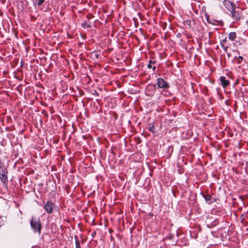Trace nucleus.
Segmentation results:
<instances>
[{
	"instance_id": "f257e3e1",
	"label": "nucleus",
	"mask_w": 248,
	"mask_h": 248,
	"mask_svg": "<svg viewBox=\"0 0 248 248\" xmlns=\"http://www.w3.org/2000/svg\"><path fill=\"white\" fill-rule=\"evenodd\" d=\"M223 4L226 8L230 12L232 16H239L241 14L243 9L236 7L235 4L228 0H224Z\"/></svg>"
},
{
	"instance_id": "f03ea898",
	"label": "nucleus",
	"mask_w": 248,
	"mask_h": 248,
	"mask_svg": "<svg viewBox=\"0 0 248 248\" xmlns=\"http://www.w3.org/2000/svg\"><path fill=\"white\" fill-rule=\"evenodd\" d=\"M30 226L34 233L40 235L42 229V224L39 217H32L31 219Z\"/></svg>"
},
{
	"instance_id": "7ed1b4c3",
	"label": "nucleus",
	"mask_w": 248,
	"mask_h": 248,
	"mask_svg": "<svg viewBox=\"0 0 248 248\" xmlns=\"http://www.w3.org/2000/svg\"><path fill=\"white\" fill-rule=\"evenodd\" d=\"M8 172L4 167H0V179L4 186L8 183Z\"/></svg>"
},
{
	"instance_id": "20e7f679",
	"label": "nucleus",
	"mask_w": 248,
	"mask_h": 248,
	"mask_svg": "<svg viewBox=\"0 0 248 248\" xmlns=\"http://www.w3.org/2000/svg\"><path fill=\"white\" fill-rule=\"evenodd\" d=\"M156 85L157 86L158 88H163L164 89H168L170 87L169 84L167 82L165 81L162 78H157L156 84L153 85L154 89L156 88Z\"/></svg>"
},
{
	"instance_id": "39448f33",
	"label": "nucleus",
	"mask_w": 248,
	"mask_h": 248,
	"mask_svg": "<svg viewBox=\"0 0 248 248\" xmlns=\"http://www.w3.org/2000/svg\"><path fill=\"white\" fill-rule=\"evenodd\" d=\"M207 22L212 25H220L222 26L223 23L222 20L215 19L213 16H205Z\"/></svg>"
},
{
	"instance_id": "423d86ee",
	"label": "nucleus",
	"mask_w": 248,
	"mask_h": 248,
	"mask_svg": "<svg viewBox=\"0 0 248 248\" xmlns=\"http://www.w3.org/2000/svg\"><path fill=\"white\" fill-rule=\"evenodd\" d=\"M54 204L51 201H47L45 203L44 209L47 214H51L53 211Z\"/></svg>"
},
{
	"instance_id": "0eeeda50",
	"label": "nucleus",
	"mask_w": 248,
	"mask_h": 248,
	"mask_svg": "<svg viewBox=\"0 0 248 248\" xmlns=\"http://www.w3.org/2000/svg\"><path fill=\"white\" fill-rule=\"evenodd\" d=\"M107 19H103L102 18L101 16H99V19H94L93 20V26L94 27H97L99 24H103L104 22L106 23L107 21Z\"/></svg>"
},
{
	"instance_id": "6e6552de",
	"label": "nucleus",
	"mask_w": 248,
	"mask_h": 248,
	"mask_svg": "<svg viewBox=\"0 0 248 248\" xmlns=\"http://www.w3.org/2000/svg\"><path fill=\"white\" fill-rule=\"evenodd\" d=\"M88 17V20L85 21L82 24V27L84 28H85L86 27L90 28L92 26V24L93 22V21L92 20V17H93L94 16H87Z\"/></svg>"
},
{
	"instance_id": "1a4fd4ad",
	"label": "nucleus",
	"mask_w": 248,
	"mask_h": 248,
	"mask_svg": "<svg viewBox=\"0 0 248 248\" xmlns=\"http://www.w3.org/2000/svg\"><path fill=\"white\" fill-rule=\"evenodd\" d=\"M219 79L221 85L224 88H226L229 85L230 83V81L228 79H226L225 77L221 76L220 77Z\"/></svg>"
},
{
	"instance_id": "9d476101",
	"label": "nucleus",
	"mask_w": 248,
	"mask_h": 248,
	"mask_svg": "<svg viewBox=\"0 0 248 248\" xmlns=\"http://www.w3.org/2000/svg\"><path fill=\"white\" fill-rule=\"evenodd\" d=\"M202 196L204 198L206 202L209 204L212 203L213 202L215 201V199H213L210 194H202Z\"/></svg>"
},
{
	"instance_id": "9b49d317",
	"label": "nucleus",
	"mask_w": 248,
	"mask_h": 248,
	"mask_svg": "<svg viewBox=\"0 0 248 248\" xmlns=\"http://www.w3.org/2000/svg\"><path fill=\"white\" fill-rule=\"evenodd\" d=\"M236 37V34L235 32H231L229 34V39L232 41L234 40Z\"/></svg>"
},
{
	"instance_id": "f8f14e48",
	"label": "nucleus",
	"mask_w": 248,
	"mask_h": 248,
	"mask_svg": "<svg viewBox=\"0 0 248 248\" xmlns=\"http://www.w3.org/2000/svg\"><path fill=\"white\" fill-rule=\"evenodd\" d=\"M155 61L153 62L150 60L149 62V63L147 65V67L148 69L152 68L153 71H155L156 67L155 66H152V64H155Z\"/></svg>"
},
{
	"instance_id": "ddd939ff",
	"label": "nucleus",
	"mask_w": 248,
	"mask_h": 248,
	"mask_svg": "<svg viewBox=\"0 0 248 248\" xmlns=\"http://www.w3.org/2000/svg\"><path fill=\"white\" fill-rule=\"evenodd\" d=\"M76 248H81L79 240L77 236H75Z\"/></svg>"
},
{
	"instance_id": "4468645a",
	"label": "nucleus",
	"mask_w": 248,
	"mask_h": 248,
	"mask_svg": "<svg viewBox=\"0 0 248 248\" xmlns=\"http://www.w3.org/2000/svg\"><path fill=\"white\" fill-rule=\"evenodd\" d=\"M201 15H202V16H208L207 13H206V7H204V6L202 7V11L201 12Z\"/></svg>"
},
{
	"instance_id": "2eb2a0df",
	"label": "nucleus",
	"mask_w": 248,
	"mask_h": 248,
	"mask_svg": "<svg viewBox=\"0 0 248 248\" xmlns=\"http://www.w3.org/2000/svg\"><path fill=\"white\" fill-rule=\"evenodd\" d=\"M192 21L189 19H187L184 22V24L185 25H187L189 27H191V26Z\"/></svg>"
},
{
	"instance_id": "dca6fc26",
	"label": "nucleus",
	"mask_w": 248,
	"mask_h": 248,
	"mask_svg": "<svg viewBox=\"0 0 248 248\" xmlns=\"http://www.w3.org/2000/svg\"><path fill=\"white\" fill-rule=\"evenodd\" d=\"M155 126H154L153 124H152L151 126H150L148 128V130L153 133H155Z\"/></svg>"
},
{
	"instance_id": "f3484780",
	"label": "nucleus",
	"mask_w": 248,
	"mask_h": 248,
	"mask_svg": "<svg viewBox=\"0 0 248 248\" xmlns=\"http://www.w3.org/2000/svg\"><path fill=\"white\" fill-rule=\"evenodd\" d=\"M45 1V0H35V3L38 6L41 5Z\"/></svg>"
},
{
	"instance_id": "a211bd4d",
	"label": "nucleus",
	"mask_w": 248,
	"mask_h": 248,
	"mask_svg": "<svg viewBox=\"0 0 248 248\" xmlns=\"http://www.w3.org/2000/svg\"><path fill=\"white\" fill-rule=\"evenodd\" d=\"M243 60V57L242 56H239L237 58V63L238 64H240L241 63L242 61Z\"/></svg>"
},
{
	"instance_id": "6ab92c4d",
	"label": "nucleus",
	"mask_w": 248,
	"mask_h": 248,
	"mask_svg": "<svg viewBox=\"0 0 248 248\" xmlns=\"http://www.w3.org/2000/svg\"><path fill=\"white\" fill-rule=\"evenodd\" d=\"M221 46H223L224 47L225 51L227 52V46H224V45L222 43H221Z\"/></svg>"
},
{
	"instance_id": "aec40b11",
	"label": "nucleus",
	"mask_w": 248,
	"mask_h": 248,
	"mask_svg": "<svg viewBox=\"0 0 248 248\" xmlns=\"http://www.w3.org/2000/svg\"><path fill=\"white\" fill-rule=\"evenodd\" d=\"M235 17H236V19L237 20H239V19H240V16H235Z\"/></svg>"
},
{
	"instance_id": "412c9836",
	"label": "nucleus",
	"mask_w": 248,
	"mask_h": 248,
	"mask_svg": "<svg viewBox=\"0 0 248 248\" xmlns=\"http://www.w3.org/2000/svg\"><path fill=\"white\" fill-rule=\"evenodd\" d=\"M35 16H31V20L35 19Z\"/></svg>"
},
{
	"instance_id": "4be33fe9",
	"label": "nucleus",
	"mask_w": 248,
	"mask_h": 248,
	"mask_svg": "<svg viewBox=\"0 0 248 248\" xmlns=\"http://www.w3.org/2000/svg\"><path fill=\"white\" fill-rule=\"evenodd\" d=\"M95 233H95V232H93L92 233V235H93V236L94 234H95Z\"/></svg>"
},
{
	"instance_id": "5701e85b",
	"label": "nucleus",
	"mask_w": 248,
	"mask_h": 248,
	"mask_svg": "<svg viewBox=\"0 0 248 248\" xmlns=\"http://www.w3.org/2000/svg\"><path fill=\"white\" fill-rule=\"evenodd\" d=\"M139 18H140L141 20H142V18L143 16H139Z\"/></svg>"
},
{
	"instance_id": "b1692460",
	"label": "nucleus",
	"mask_w": 248,
	"mask_h": 248,
	"mask_svg": "<svg viewBox=\"0 0 248 248\" xmlns=\"http://www.w3.org/2000/svg\"><path fill=\"white\" fill-rule=\"evenodd\" d=\"M2 2V3H4L5 2V0H1Z\"/></svg>"
},
{
	"instance_id": "393cba45",
	"label": "nucleus",
	"mask_w": 248,
	"mask_h": 248,
	"mask_svg": "<svg viewBox=\"0 0 248 248\" xmlns=\"http://www.w3.org/2000/svg\"><path fill=\"white\" fill-rule=\"evenodd\" d=\"M136 18H135V17H134V18H133V20H134V21H135V20H136Z\"/></svg>"
},
{
	"instance_id": "a878e982",
	"label": "nucleus",
	"mask_w": 248,
	"mask_h": 248,
	"mask_svg": "<svg viewBox=\"0 0 248 248\" xmlns=\"http://www.w3.org/2000/svg\"><path fill=\"white\" fill-rule=\"evenodd\" d=\"M138 14L139 15V16H140V13H139Z\"/></svg>"
}]
</instances>
